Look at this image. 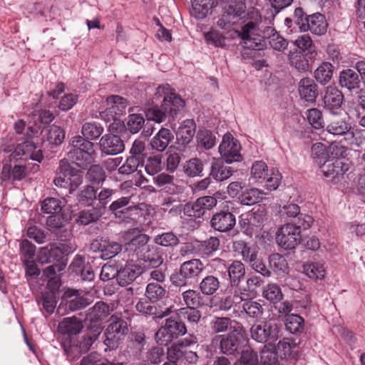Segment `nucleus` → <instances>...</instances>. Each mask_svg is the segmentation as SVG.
<instances>
[{"label":"nucleus","mask_w":365,"mask_h":365,"mask_svg":"<svg viewBox=\"0 0 365 365\" xmlns=\"http://www.w3.org/2000/svg\"><path fill=\"white\" fill-rule=\"evenodd\" d=\"M153 106L145 110L149 120L162 123L167 116L174 118L185 108V101L168 84L159 86L153 97Z\"/></svg>","instance_id":"nucleus-1"},{"label":"nucleus","mask_w":365,"mask_h":365,"mask_svg":"<svg viewBox=\"0 0 365 365\" xmlns=\"http://www.w3.org/2000/svg\"><path fill=\"white\" fill-rule=\"evenodd\" d=\"M250 21L245 24L241 31L235 30V34L241 39L243 47L248 49L261 51L266 47L265 38L272 39L279 34L271 26H266L267 19L262 21L261 15L257 10L247 13Z\"/></svg>","instance_id":"nucleus-2"},{"label":"nucleus","mask_w":365,"mask_h":365,"mask_svg":"<svg viewBox=\"0 0 365 365\" xmlns=\"http://www.w3.org/2000/svg\"><path fill=\"white\" fill-rule=\"evenodd\" d=\"M46 118V111L41 113L35 120L34 125L27 127L26 132L24 129L26 126L25 122L19 119L14 124V128L16 133L23 134V142L19 143L12 153L9 155L10 162H17L18 160H26L28 158L31 160L41 162L43 160V155L34 156L32 152L36 149L34 143L30 141V139L38 133L42 134L46 128V123L43 121Z\"/></svg>","instance_id":"nucleus-3"},{"label":"nucleus","mask_w":365,"mask_h":365,"mask_svg":"<svg viewBox=\"0 0 365 365\" xmlns=\"http://www.w3.org/2000/svg\"><path fill=\"white\" fill-rule=\"evenodd\" d=\"M67 259L58 247H51L47 252V313H52L60 298L61 281L57 272L66 267Z\"/></svg>","instance_id":"nucleus-4"},{"label":"nucleus","mask_w":365,"mask_h":365,"mask_svg":"<svg viewBox=\"0 0 365 365\" xmlns=\"http://www.w3.org/2000/svg\"><path fill=\"white\" fill-rule=\"evenodd\" d=\"M70 145L68 157L78 168L87 169L95 161L96 151L91 141L77 135L71 138Z\"/></svg>","instance_id":"nucleus-5"},{"label":"nucleus","mask_w":365,"mask_h":365,"mask_svg":"<svg viewBox=\"0 0 365 365\" xmlns=\"http://www.w3.org/2000/svg\"><path fill=\"white\" fill-rule=\"evenodd\" d=\"M115 193V190L108 187H103L100 190H98L95 207L79 212L76 222L81 225L96 222L108 210V205Z\"/></svg>","instance_id":"nucleus-6"},{"label":"nucleus","mask_w":365,"mask_h":365,"mask_svg":"<svg viewBox=\"0 0 365 365\" xmlns=\"http://www.w3.org/2000/svg\"><path fill=\"white\" fill-rule=\"evenodd\" d=\"M104 331V344L110 349H116L129 332L128 324L121 313L111 314Z\"/></svg>","instance_id":"nucleus-7"},{"label":"nucleus","mask_w":365,"mask_h":365,"mask_svg":"<svg viewBox=\"0 0 365 365\" xmlns=\"http://www.w3.org/2000/svg\"><path fill=\"white\" fill-rule=\"evenodd\" d=\"M204 268L203 263L199 259L184 262L180 264L178 270L171 274L170 281L175 287H186L201 274Z\"/></svg>","instance_id":"nucleus-8"},{"label":"nucleus","mask_w":365,"mask_h":365,"mask_svg":"<svg viewBox=\"0 0 365 365\" xmlns=\"http://www.w3.org/2000/svg\"><path fill=\"white\" fill-rule=\"evenodd\" d=\"M247 15L244 0H229L223 6L216 24L222 29L231 30L233 25Z\"/></svg>","instance_id":"nucleus-9"},{"label":"nucleus","mask_w":365,"mask_h":365,"mask_svg":"<svg viewBox=\"0 0 365 365\" xmlns=\"http://www.w3.org/2000/svg\"><path fill=\"white\" fill-rule=\"evenodd\" d=\"M187 332V327L178 315V317H170L156 332L155 340L158 344L167 346L174 339L184 336Z\"/></svg>","instance_id":"nucleus-10"},{"label":"nucleus","mask_w":365,"mask_h":365,"mask_svg":"<svg viewBox=\"0 0 365 365\" xmlns=\"http://www.w3.org/2000/svg\"><path fill=\"white\" fill-rule=\"evenodd\" d=\"M112 311L106 302H97L86 312L85 322L87 329L90 331H94L96 334H100L103 329L104 322H108Z\"/></svg>","instance_id":"nucleus-11"},{"label":"nucleus","mask_w":365,"mask_h":365,"mask_svg":"<svg viewBox=\"0 0 365 365\" xmlns=\"http://www.w3.org/2000/svg\"><path fill=\"white\" fill-rule=\"evenodd\" d=\"M279 325L273 320L258 321L250 328L251 338L257 342L270 344L280 337Z\"/></svg>","instance_id":"nucleus-12"},{"label":"nucleus","mask_w":365,"mask_h":365,"mask_svg":"<svg viewBox=\"0 0 365 365\" xmlns=\"http://www.w3.org/2000/svg\"><path fill=\"white\" fill-rule=\"evenodd\" d=\"M344 149L343 146L336 145L329 146V152L331 153V156L320 165L321 172L324 177L334 182H336V180L340 177H343L345 172L342 167L343 163L339 158L344 152Z\"/></svg>","instance_id":"nucleus-13"},{"label":"nucleus","mask_w":365,"mask_h":365,"mask_svg":"<svg viewBox=\"0 0 365 365\" xmlns=\"http://www.w3.org/2000/svg\"><path fill=\"white\" fill-rule=\"evenodd\" d=\"M302 227L297 224L286 223L277 231L276 242L278 245L285 250H293L301 242V232Z\"/></svg>","instance_id":"nucleus-14"},{"label":"nucleus","mask_w":365,"mask_h":365,"mask_svg":"<svg viewBox=\"0 0 365 365\" xmlns=\"http://www.w3.org/2000/svg\"><path fill=\"white\" fill-rule=\"evenodd\" d=\"M222 160H215L210 168L209 176L197 182V187L200 190L207 188L214 179L217 182H222L230 178L237 170L232 167L225 165Z\"/></svg>","instance_id":"nucleus-15"},{"label":"nucleus","mask_w":365,"mask_h":365,"mask_svg":"<svg viewBox=\"0 0 365 365\" xmlns=\"http://www.w3.org/2000/svg\"><path fill=\"white\" fill-rule=\"evenodd\" d=\"M218 149L222 160L227 164L242 160L240 154V143L230 133H227L223 136Z\"/></svg>","instance_id":"nucleus-16"},{"label":"nucleus","mask_w":365,"mask_h":365,"mask_svg":"<svg viewBox=\"0 0 365 365\" xmlns=\"http://www.w3.org/2000/svg\"><path fill=\"white\" fill-rule=\"evenodd\" d=\"M266 220L264 209L259 208L256 211L247 212L240 216L239 224L242 230L252 236L260 230Z\"/></svg>","instance_id":"nucleus-17"},{"label":"nucleus","mask_w":365,"mask_h":365,"mask_svg":"<svg viewBox=\"0 0 365 365\" xmlns=\"http://www.w3.org/2000/svg\"><path fill=\"white\" fill-rule=\"evenodd\" d=\"M196 131V124L192 119H187L175 132V148L180 152H185L192 147L193 138Z\"/></svg>","instance_id":"nucleus-18"},{"label":"nucleus","mask_w":365,"mask_h":365,"mask_svg":"<svg viewBox=\"0 0 365 365\" xmlns=\"http://www.w3.org/2000/svg\"><path fill=\"white\" fill-rule=\"evenodd\" d=\"M91 304L90 299L81 296L77 289H68L61 299V302L58 307V314H64L61 310L64 304L65 312H76L81 310Z\"/></svg>","instance_id":"nucleus-19"},{"label":"nucleus","mask_w":365,"mask_h":365,"mask_svg":"<svg viewBox=\"0 0 365 365\" xmlns=\"http://www.w3.org/2000/svg\"><path fill=\"white\" fill-rule=\"evenodd\" d=\"M217 205V199L212 196H204L197 198L193 202L184 205L183 212L188 217L200 218Z\"/></svg>","instance_id":"nucleus-20"},{"label":"nucleus","mask_w":365,"mask_h":365,"mask_svg":"<svg viewBox=\"0 0 365 365\" xmlns=\"http://www.w3.org/2000/svg\"><path fill=\"white\" fill-rule=\"evenodd\" d=\"M212 262L222 267L224 272H227L230 285L232 288H237L245 279V264L239 260H234L228 267L226 266L225 261L220 258L212 259Z\"/></svg>","instance_id":"nucleus-21"},{"label":"nucleus","mask_w":365,"mask_h":365,"mask_svg":"<svg viewBox=\"0 0 365 365\" xmlns=\"http://www.w3.org/2000/svg\"><path fill=\"white\" fill-rule=\"evenodd\" d=\"M68 220V216L63 212L47 216V227L54 233L57 240L66 241L71 236V230L66 227Z\"/></svg>","instance_id":"nucleus-22"},{"label":"nucleus","mask_w":365,"mask_h":365,"mask_svg":"<svg viewBox=\"0 0 365 365\" xmlns=\"http://www.w3.org/2000/svg\"><path fill=\"white\" fill-rule=\"evenodd\" d=\"M91 250L94 252H101L103 259H109L116 256L122 250V245L107 238H96L91 244Z\"/></svg>","instance_id":"nucleus-23"},{"label":"nucleus","mask_w":365,"mask_h":365,"mask_svg":"<svg viewBox=\"0 0 365 365\" xmlns=\"http://www.w3.org/2000/svg\"><path fill=\"white\" fill-rule=\"evenodd\" d=\"M98 145L102 155H115L125 150L123 140L116 134H105L100 139Z\"/></svg>","instance_id":"nucleus-24"},{"label":"nucleus","mask_w":365,"mask_h":365,"mask_svg":"<svg viewBox=\"0 0 365 365\" xmlns=\"http://www.w3.org/2000/svg\"><path fill=\"white\" fill-rule=\"evenodd\" d=\"M235 224V216L228 210H220L215 212L210 221V227L220 232H226L232 230Z\"/></svg>","instance_id":"nucleus-25"},{"label":"nucleus","mask_w":365,"mask_h":365,"mask_svg":"<svg viewBox=\"0 0 365 365\" xmlns=\"http://www.w3.org/2000/svg\"><path fill=\"white\" fill-rule=\"evenodd\" d=\"M155 304V303H153L146 299L144 301L140 300L135 304V309L138 312L152 316L155 319H161L169 316L173 312V306L165 307L163 309L160 307Z\"/></svg>","instance_id":"nucleus-26"},{"label":"nucleus","mask_w":365,"mask_h":365,"mask_svg":"<svg viewBox=\"0 0 365 365\" xmlns=\"http://www.w3.org/2000/svg\"><path fill=\"white\" fill-rule=\"evenodd\" d=\"M283 214L287 217L293 218L292 224H297L298 227H302L303 230H307L311 227L314 222L312 216L302 213L300 207L296 204H289L283 207Z\"/></svg>","instance_id":"nucleus-27"},{"label":"nucleus","mask_w":365,"mask_h":365,"mask_svg":"<svg viewBox=\"0 0 365 365\" xmlns=\"http://www.w3.org/2000/svg\"><path fill=\"white\" fill-rule=\"evenodd\" d=\"M106 102L110 107L105 111L101 113L103 119H106L107 116H120L123 115L129 105V102L126 98L117 95L108 96Z\"/></svg>","instance_id":"nucleus-28"},{"label":"nucleus","mask_w":365,"mask_h":365,"mask_svg":"<svg viewBox=\"0 0 365 365\" xmlns=\"http://www.w3.org/2000/svg\"><path fill=\"white\" fill-rule=\"evenodd\" d=\"M339 82L342 88L352 93H359L361 86V80L356 71L351 68L342 70L339 73Z\"/></svg>","instance_id":"nucleus-29"},{"label":"nucleus","mask_w":365,"mask_h":365,"mask_svg":"<svg viewBox=\"0 0 365 365\" xmlns=\"http://www.w3.org/2000/svg\"><path fill=\"white\" fill-rule=\"evenodd\" d=\"M298 91L300 98L309 104H314L319 95L317 83L309 77L300 80Z\"/></svg>","instance_id":"nucleus-30"},{"label":"nucleus","mask_w":365,"mask_h":365,"mask_svg":"<svg viewBox=\"0 0 365 365\" xmlns=\"http://www.w3.org/2000/svg\"><path fill=\"white\" fill-rule=\"evenodd\" d=\"M220 352L227 356H237L240 353V340L235 334L220 336Z\"/></svg>","instance_id":"nucleus-31"},{"label":"nucleus","mask_w":365,"mask_h":365,"mask_svg":"<svg viewBox=\"0 0 365 365\" xmlns=\"http://www.w3.org/2000/svg\"><path fill=\"white\" fill-rule=\"evenodd\" d=\"M297 345V343L292 338H284L278 342L277 345L273 342L264 344V348L281 358H287L291 356L292 351Z\"/></svg>","instance_id":"nucleus-32"},{"label":"nucleus","mask_w":365,"mask_h":365,"mask_svg":"<svg viewBox=\"0 0 365 365\" xmlns=\"http://www.w3.org/2000/svg\"><path fill=\"white\" fill-rule=\"evenodd\" d=\"M98 335L96 334L94 331H91V334L84 335L78 344L71 345L68 349L65 348L67 356L75 359L79 354L87 352L97 339Z\"/></svg>","instance_id":"nucleus-33"},{"label":"nucleus","mask_w":365,"mask_h":365,"mask_svg":"<svg viewBox=\"0 0 365 365\" xmlns=\"http://www.w3.org/2000/svg\"><path fill=\"white\" fill-rule=\"evenodd\" d=\"M220 245V241L218 237H210L203 241H197L192 245V250L202 257H210L219 250Z\"/></svg>","instance_id":"nucleus-34"},{"label":"nucleus","mask_w":365,"mask_h":365,"mask_svg":"<svg viewBox=\"0 0 365 365\" xmlns=\"http://www.w3.org/2000/svg\"><path fill=\"white\" fill-rule=\"evenodd\" d=\"M141 274V268L135 264L127 262L118 269L117 282L121 287L131 284Z\"/></svg>","instance_id":"nucleus-35"},{"label":"nucleus","mask_w":365,"mask_h":365,"mask_svg":"<svg viewBox=\"0 0 365 365\" xmlns=\"http://www.w3.org/2000/svg\"><path fill=\"white\" fill-rule=\"evenodd\" d=\"M149 236L145 234H140L125 244V249L130 255H135L138 259H140L143 253L148 249Z\"/></svg>","instance_id":"nucleus-36"},{"label":"nucleus","mask_w":365,"mask_h":365,"mask_svg":"<svg viewBox=\"0 0 365 365\" xmlns=\"http://www.w3.org/2000/svg\"><path fill=\"white\" fill-rule=\"evenodd\" d=\"M173 139L174 135L170 130L165 128H161L153 137L150 142V145L153 150H155L158 152H163L166 150Z\"/></svg>","instance_id":"nucleus-37"},{"label":"nucleus","mask_w":365,"mask_h":365,"mask_svg":"<svg viewBox=\"0 0 365 365\" xmlns=\"http://www.w3.org/2000/svg\"><path fill=\"white\" fill-rule=\"evenodd\" d=\"M27 171L24 164L15 165L13 168L10 164H4L0 175L1 180H21L26 176Z\"/></svg>","instance_id":"nucleus-38"},{"label":"nucleus","mask_w":365,"mask_h":365,"mask_svg":"<svg viewBox=\"0 0 365 365\" xmlns=\"http://www.w3.org/2000/svg\"><path fill=\"white\" fill-rule=\"evenodd\" d=\"M97 191H98V188H96L92 185H84L76 195L78 204L83 207H95Z\"/></svg>","instance_id":"nucleus-39"},{"label":"nucleus","mask_w":365,"mask_h":365,"mask_svg":"<svg viewBox=\"0 0 365 365\" xmlns=\"http://www.w3.org/2000/svg\"><path fill=\"white\" fill-rule=\"evenodd\" d=\"M243 298L237 292L235 293H225L217 297L215 306L223 312L230 311L242 302Z\"/></svg>","instance_id":"nucleus-40"},{"label":"nucleus","mask_w":365,"mask_h":365,"mask_svg":"<svg viewBox=\"0 0 365 365\" xmlns=\"http://www.w3.org/2000/svg\"><path fill=\"white\" fill-rule=\"evenodd\" d=\"M288 59L290 65L300 72L309 70V64L314 61V59L309 58L307 53L297 49L289 52Z\"/></svg>","instance_id":"nucleus-41"},{"label":"nucleus","mask_w":365,"mask_h":365,"mask_svg":"<svg viewBox=\"0 0 365 365\" xmlns=\"http://www.w3.org/2000/svg\"><path fill=\"white\" fill-rule=\"evenodd\" d=\"M146 339L143 331H131L128 336V349L135 356L141 355L145 350Z\"/></svg>","instance_id":"nucleus-42"},{"label":"nucleus","mask_w":365,"mask_h":365,"mask_svg":"<svg viewBox=\"0 0 365 365\" xmlns=\"http://www.w3.org/2000/svg\"><path fill=\"white\" fill-rule=\"evenodd\" d=\"M324 107L330 110L341 106L344 96L337 88L328 86L323 98Z\"/></svg>","instance_id":"nucleus-43"},{"label":"nucleus","mask_w":365,"mask_h":365,"mask_svg":"<svg viewBox=\"0 0 365 365\" xmlns=\"http://www.w3.org/2000/svg\"><path fill=\"white\" fill-rule=\"evenodd\" d=\"M192 10L190 14L197 19H202L211 13L217 4L215 0H191Z\"/></svg>","instance_id":"nucleus-44"},{"label":"nucleus","mask_w":365,"mask_h":365,"mask_svg":"<svg viewBox=\"0 0 365 365\" xmlns=\"http://www.w3.org/2000/svg\"><path fill=\"white\" fill-rule=\"evenodd\" d=\"M70 267L76 272H81V279L83 281L92 282L95 279V273L89 263H85L83 257L76 255Z\"/></svg>","instance_id":"nucleus-45"},{"label":"nucleus","mask_w":365,"mask_h":365,"mask_svg":"<svg viewBox=\"0 0 365 365\" xmlns=\"http://www.w3.org/2000/svg\"><path fill=\"white\" fill-rule=\"evenodd\" d=\"M82 329L83 324L81 320L75 317L64 318L58 326V331L60 333L68 336L79 334Z\"/></svg>","instance_id":"nucleus-46"},{"label":"nucleus","mask_w":365,"mask_h":365,"mask_svg":"<svg viewBox=\"0 0 365 365\" xmlns=\"http://www.w3.org/2000/svg\"><path fill=\"white\" fill-rule=\"evenodd\" d=\"M307 21L309 24L307 31H310L312 34L322 36L327 32L328 24L324 15L318 12L309 14Z\"/></svg>","instance_id":"nucleus-47"},{"label":"nucleus","mask_w":365,"mask_h":365,"mask_svg":"<svg viewBox=\"0 0 365 365\" xmlns=\"http://www.w3.org/2000/svg\"><path fill=\"white\" fill-rule=\"evenodd\" d=\"M206 165H207L206 160L192 158L185 163L183 171L188 177H202L204 175V170Z\"/></svg>","instance_id":"nucleus-48"},{"label":"nucleus","mask_w":365,"mask_h":365,"mask_svg":"<svg viewBox=\"0 0 365 365\" xmlns=\"http://www.w3.org/2000/svg\"><path fill=\"white\" fill-rule=\"evenodd\" d=\"M265 195L263 190L257 188L245 189L239 195L238 200L243 205L250 206L262 201Z\"/></svg>","instance_id":"nucleus-49"},{"label":"nucleus","mask_w":365,"mask_h":365,"mask_svg":"<svg viewBox=\"0 0 365 365\" xmlns=\"http://www.w3.org/2000/svg\"><path fill=\"white\" fill-rule=\"evenodd\" d=\"M351 125L343 119H334L332 120L327 125V131L331 134L335 135H348L351 138H353L354 134L351 132Z\"/></svg>","instance_id":"nucleus-50"},{"label":"nucleus","mask_w":365,"mask_h":365,"mask_svg":"<svg viewBox=\"0 0 365 365\" xmlns=\"http://www.w3.org/2000/svg\"><path fill=\"white\" fill-rule=\"evenodd\" d=\"M65 133L59 126L47 125V151L49 149L57 148L63 142Z\"/></svg>","instance_id":"nucleus-51"},{"label":"nucleus","mask_w":365,"mask_h":365,"mask_svg":"<svg viewBox=\"0 0 365 365\" xmlns=\"http://www.w3.org/2000/svg\"><path fill=\"white\" fill-rule=\"evenodd\" d=\"M220 282L217 277L208 274L199 284V289L205 296H212L217 293L220 287Z\"/></svg>","instance_id":"nucleus-52"},{"label":"nucleus","mask_w":365,"mask_h":365,"mask_svg":"<svg viewBox=\"0 0 365 365\" xmlns=\"http://www.w3.org/2000/svg\"><path fill=\"white\" fill-rule=\"evenodd\" d=\"M293 43L299 48L298 51L307 53L309 58L315 59L317 52L309 35L303 34L298 36Z\"/></svg>","instance_id":"nucleus-53"},{"label":"nucleus","mask_w":365,"mask_h":365,"mask_svg":"<svg viewBox=\"0 0 365 365\" xmlns=\"http://www.w3.org/2000/svg\"><path fill=\"white\" fill-rule=\"evenodd\" d=\"M86 173V179L89 185L103 184L106 179V174L103 168L99 164H91Z\"/></svg>","instance_id":"nucleus-54"},{"label":"nucleus","mask_w":365,"mask_h":365,"mask_svg":"<svg viewBox=\"0 0 365 365\" xmlns=\"http://www.w3.org/2000/svg\"><path fill=\"white\" fill-rule=\"evenodd\" d=\"M167 291L158 282H150L147 284L145 292V299L153 303H157L165 297Z\"/></svg>","instance_id":"nucleus-55"},{"label":"nucleus","mask_w":365,"mask_h":365,"mask_svg":"<svg viewBox=\"0 0 365 365\" xmlns=\"http://www.w3.org/2000/svg\"><path fill=\"white\" fill-rule=\"evenodd\" d=\"M140 259L144 261L148 264V266L153 268L158 267L163 262L162 255L158 248L152 245L148 247Z\"/></svg>","instance_id":"nucleus-56"},{"label":"nucleus","mask_w":365,"mask_h":365,"mask_svg":"<svg viewBox=\"0 0 365 365\" xmlns=\"http://www.w3.org/2000/svg\"><path fill=\"white\" fill-rule=\"evenodd\" d=\"M197 145L200 149L210 150L216 144V136L210 130L200 129L196 135Z\"/></svg>","instance_id":"nucleus-57"},{"label":"nucleus","mask_w":365,"mask_h":365,"mask_svg":"<svg viewBox=\"0 0 365 365\" xmlns=\"http://www.w3.org/2000/svg\"><path fill=\"white\" fill-rule=\"evenodd\" d=\"M333 73V65L329 62H323L314 71V78L318 83L325 85L331 80Z\"/></svg>","instance_id":"nucleus-58"},{"label":"nucleus","mask_w":365,"mask_h":365,"mask_svg":"<svg viewBox=\"0 0 365 365\" xmlns=\"http://www.w3.org/2000/svg\"><path fill=\"white\" fill-rule=\"evenodd\" d=\"M104 130L103 127L96 122H86L83 124L81 133L83 138L87 140H93L98 139Z\"/></svg>","instance_id":"nucleus-59"},{"label":"nucleus","mask_w":365,"mask_h":365,"mask_svg":"<svg viewBox=\"0 0 365 365\" xmlns=\"http://www.w3.org/2000/svg\"><path fill=\"white\" fill-rule=\"evenodd\" d=\"M284 326L289 333L297 334L304 330V319L298 314H289L284 317Z\"/></svg>","instance_id":"nucleus-60"},{"label":"nucleus","mask_w":365,"mask_h":365,"mask_svg":"<svg viewBox=\"0 0 365 365\" xmlns=\"http://www.w3.org/2000/svg\"><path fill=\"white\" fill-rule=\"evenodd\" d=\"M242 302V312H244L247 317L253 319H258L262 317L264 309L260 303L252 299H243Z\"/></svg>","instance_id":"nucleus-61"},{"label":"nucleus","mask_w":365,"mask_h":365,"mask_svg":"<svg viewBox=\"0 0 365 365\" xmlns=\"http://www.w3.org/2000/svg\"><path fill=\"white\" fill-rule=\"evenodd\" d=\"M269 268L276 273H287L289 266L287 259L279 253L272 254L269 257Z\"/></svg>","instance_id":"nucleus-62"},{"label":"nucleus","mask_w":365,"mask_h":365,"mask_svg":"<svg viewBox=\"0 0 365 365\" xmlns=\"http://www.w3.org/2000/svg\"><path fill=\"white\" fill-rule=\"evenodd\" d=\"M130 202V197H121L114 201H113L108 205V211L110 212L115 218L121 220L123 217L124 212Z\"/></svg>","instance_id":"nucleus-63"},{"label":"nucleus","mask_w":365,"mask_h":365,"mask_svg":"<svg viewBox=\"0 0 365 365\" xmlns=\"http://www.w3.org/2000/svg\"><path fill=\"white\" fill-rule=\"evenodd\" d=\"M302 272L310 279L317 280L324 277L325 269L322 264L317 262H309L302 266Z\"/></svg>","instance_id":"nucleus-64"}]
</instances>
